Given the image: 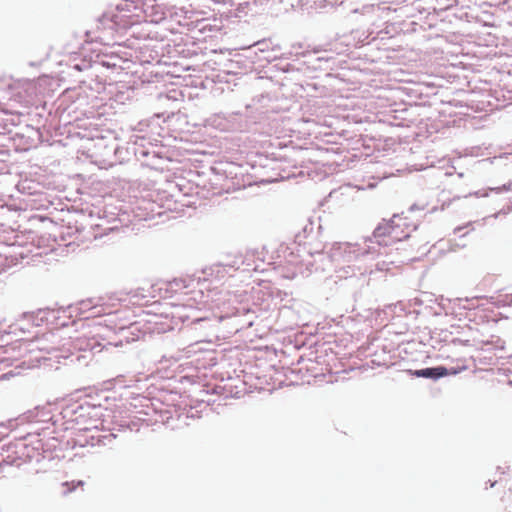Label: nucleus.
Masks as SVG:
<instances>
[{"mask_svg": "<svg viewBox=\"0 0 512 512\" xmlns=\"http://www.w3.org/2000/svg\"><path fill=\"white\" fill-rule=\"evenodd\" d=\"M93 310H94V312L92 313V316H94V317L101 316L103 314H109L112 312L111 310H107L103 305L94 306Z\"/></svg>", "mask_w": 512, "mask_h": 512, "instance_id": "7ed1b4c3", "label": "nucleus"}, {"mask_svg": "<svg viewBox=\"0 0 512 512\" xmlns=\"http://www.w3.org/2000/svg\"><path fill=\"white\" fill-rule=\"evenodd\" d=\"M63 485H64V486H66V487L68 488L66 492H71V491H72V490H74V489H75V487H76V485L74 484V482H71V483H69V482H65Z\"/></svg>", "mask_w": 512, "mask_h": 512, "instance_id": "20e7f679", "label": "nucleus"}, {"mask_svg": "<svg viewBox=\"0 0 512 512\" xmlns=\"http://www.w3.org/2000/svg\"><path fill=\"white\" fill-rule=\"evenodd\" d=\"M415 228L416 225L408 216L396 214L377 226L374 237L379 243L388 245L408 238Z\"/></svg>", "mask_w": 512, "mask_h": 512, "instance_id": "f257e3e1", "label": "nucleus"}, {"mask_svg": "<svg viewBox=\"0 0 512 512\" xmlns=\"http://www.w3.org/2000/svg\"><path fill=\"white\" fill-rule=\"evenodd\" d=\"M410 373L416 377H424V378H433L438 379L450 374L458 373V370H448L443 366L425 368L415 371H410Z\"/></svg>", "mask_w": 512, "mask_h": 512, "instance_id": "f03ea898", "label": "nucleus"}]
</instances>
